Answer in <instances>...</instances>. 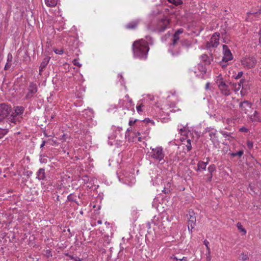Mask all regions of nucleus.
<instances>
[{
	"mask_svg": "<svg viewBox=\"0 0 261 261\" xmlns=\"http://www.w3.org/2000/svg\"><path fill=\"white\" fill-rule=\"evenodd\" d=\"M247 147L249 149H251L252 147H253V142H251V141H247Z\"/></svg>",
	"mask_w": 261,
	"mask_h": 261,
	"instance_id": "obj_43",
	"label": "nucleus"
},
{
	"mask_svg": "<svg viewBox=\"0 0 261 261\" xmlns=\"http://www.w3.org/2000/svg\"><path fill=\"white\" fill-rule=\"evenodd\" d=\"M144 122H145L146 123H151L153 125H154V122L152 120H150L149 118H145L144 120H143Z\"/></svg>",
	"mask_w": 261,
	"mask_h": 261,
	"instance_id": "obj_41",
	"label": "nucleus"
},
{
	"mask_svg": "<svg viewBox=\"0 0 261 261\" xmlns=\"http://www.w3.org/2000/svg\"><path fill=\"white\" fill-rule=\"evenodd\" d=\"M54 51L56 54H58V55H62L64 53L63 49H56V50H54Z\"/></svg>",
	"mask_w": 261,
	"mask_h": 261,
	"instance_id": "obj_44",
	"label": "nucleus"
},
{
	"mask_svg": "<svg viewBox=\"0 0 261 261\" xmlns=\"http://www.w3.org/2000/svg\"><path fill=\"white\" fill-rule=\"evenodd\" d=\"M143 106H144L142 103L140 104L139 105H137V106L136 109H137V112L139 114H140L142 112V107H143Z\"/></svg>",
	"mask_w": 261,
	"mask_h": 261,
	"instance_id": "obj_39",
	"label": "nucleus"
},
{
	"mask_svg": "<svg viewBox=\"0 0 261 261\" xmlns=\"http://www.w3.org/2000/svg\"><path fill=\"white\" fill-rule=\"evenodd\" d=\"M47 156L44 154H40L39 156V161L42 164L47 163Z\"/></svg>",
	"mask_w": 261,
	"mask_h": 261,
	"instance_id": "obj_25",
	"label": "nucleus"
},
{
	"mask_svg": "<svg viewBox=\"0 0 261 261\" xmlns=\"http://www.w3.org/2000/svg\"><path fill=\"white\" fill-rule=\"evenodd\" d=\"M207 162H204L202 161H199L197 164V169H196L197 171L200 170H205L206 169Z\"/></svg>",
	"mask_w": 261,
	"mask_h": 261,
	"instance_id": "obj_20",
	"label": "nucleus"
},
{
	"mask_svg": "<svg viewBox=\"0 0 261 261\" xmlns=\"http://www.w3.org/2000/svg\"><path fill=\"white\" fill-rule=\"evenodd\" d=\"M175 259H176L177 261H187V257L184 256L182 258H177V257H175Z\"/></svg>",
	"mask_w": 261,
	"mask_h": 261,
	"instance_id": "obj_46",
	"label": "nucleus"
},
{
	"mask_svg": "<svg viewBox=\"0 0 261 261\" xmlns=\"http://www.w3.org/2000/svg\"><path fill=\"white\" fill-rule=\"evenodd\" d=\"M241 64L247 69L253 68L256 64V60L253 57H244L241 60Z\"/></svg>",
	"mask_w": 261,
	"mask_h": 261,
	"instance_id": "obj_6",
	"label": "nucleus"
},
{
	"mask_svg": "<svg viewBox=\"0 0 261 261\" xmlns=\"http://www.w3.org/2000/svg\"><path fill=\"white\" fill-rule=\"evenodd\" d=\"M12 111L10 105L3 103L0 104V122L7 118Z\"/></svg>",
	"mask_w": 261,
	"mask_h": 261,
	"instance_id": "obj_5",
	"label": "nucleus"
},
{
	"mask_svg": "<svg viewBox=\"0 0 261 261\" xmlns=\"http://www.w3.org/2000/svg\"><path fill=\"white\" fill-rule=\"evenodd\" d=\"M220 133L225 138L231 137V133L223 130H220Z\"/></svg>",
	"mask_w": 261,
	"mask_h": 261,
	"instance_id": "obj_37",
	"label": "nucleus"
},
{
	"mask_svg": "<svg viewBox=\"0 0 261 261\" xmlns=\"http://www.w3.org/2000/svg\"><path fill=\"white\" fill-rule=\"evenodd\" d=\"M46 143V141L45 140L42 141V143L40 145V148H43Z\"/></svg>",
	"mask_w": 261,
	"mask_h": 261,
	"instance_id": "obj_52",
	"label": "nucleus"
},
{
	"mask_svg": "<svg viewBox=\"0 0 261 261\" xmlns=\"http://www.w3.org/2000/svg\"><path fill=\"white\" fill-rule=\"evenodd\" d=\"M36 175V178L40 180L45 179L46 177L45 169L44 168H40L37 172Z\"/></svg>",
	"mask_w": 261,
	"mask_h": 261,
	"instance_id": "obj_18",
	"label": "nucleus"
},
{
	"mask_svg": "<svg viewBox=\"0 0 261 261\" xmlns=\"http://www.w3.org/2000/svg\"><path fill=\"white\" fill-rule=\"evenodd\" d=\"M125 97L127 100L130 98L128 94H126Z\"/></svg>",
	"mask_w": 261,
	"mask_h": 261,
	"instance_id": "obj_63",
	"label": "nucleus"
},
{
	"mask_svg": "<svg viewBox=\"0 0 261 261\" xmlns=\"http://www.w3.org/2000/svg\"><path fill=\"white\" fill-rule=\"evenodd\" d=\"M8 120L9 121V122L15 123L16 122V119L14 117H13L12 115H11L10 117L8 119Z\"/></svg>",
	"mask_w": 261,
	"mask_h": 261,
	"instance_id": "obj_40",
	"label": "nucleus"
},
{
	"mask_svg": "<svg viewBox=\"0 0 261 261\" xmlns=\"http://www.w3.org/2000/svg\"><path fill=\"white\" fill-rule=\"evenodd\" d=\"M242 75H243V72L242 71L239 72L238 73V74L236 76L235 79H239L241 78Z\"/></svg>",
	"mask_w": 261,
	"mask_h": 261,
	"instance_id": "obj_48",
	"label": "nucleus"
},
{
	"mask_svg": "<svg viewBox=\"0 0 261 261\" xmlns=\"http://www.w3.org/2000/svg\"><path fill=\"white\" fill-rule=\"evenodd\" d=\"M146 40L141 39L136 41L133 44L134 56L141 60H146L149 50L148 44H152L151 37L146 36Z\"/></svg>",
	"mask_w": 261,
	"mask_h": 261,
	"instance_id": "obj_1",
	"label": "nucleus"
},
{
	"mask_svg": "<svg viewBox=\"0 0 261 261\" xmlns=\"http://www.w3.org/2000/svg\"><path fill=\"white\" fill-rule=\"evenodd\" d=\"M8 133L7 128H0V139L2 138Z\"/></svg>",
	"mask_w": 261,
	"mask_h": 261,
	"instance_id": "obj_31",
	"label": "nucleus"
},
{
	"mask_svg": "<svg viewBox=\"0 0 261 261\" xmlns=\"http://www.w3.org/2000/svg\"><path fill=\"white\" fill-rule=\"evenodd\" d=\"M140 21L139 19H136L133 21H131L127 24L125 25V28L127 29L133 30L137 28Z\"/></svg>",
	"mask_w": 261,
	"mask_h": 261,
	"instance_id": "obj_16",
	"label": "nucleus"
},
{
	"mask_svg": "<svg viewBox=\"0 0 261 261\" xmlns=\"http://www.w3.org/2000/svg\"><path fill=\"white\" fill-rule=\"evenodd\" d=\"M243 153H244L243 150H241L237 152H232L229 154L232 157L238 156L240 158L243 155Z\"/></svg>",
	"mask_w": 261,
	"mask_h": 261,
	"instance_id": "obj_29",
	"label": "nucleus"
},
{
	"mask_svg": "<svg viewBox=\"0 0 261 261\" xmlns=\"http://www.w3.org/2000/svg\"><path fill=\"white\" fill-rule=\"evenodd\" d=\"M220 34L215 33L211 38L210 41L213 44L214 48L217 47L219 43Z\"/></svg>",
	"mask_w": 261,
	"mask_h": 261,
	"instance_id": "obj_12",
	"label": "nucleus"
},
{
	"mask_svg": "<svg viewBox=\"0 0 261 261\" xmlns=\"http://www.w3.org/2000/svg\"><path fill=\"white\" fill-rule=\"evenodd\" d=\"M131 130H132V129H131V128H127V129L126 132V133H125V136H126V134H127V132H129V131H130Z\"/></svg>",
	"mask_w": 261,
	"mask_h": 261,
	"instance_id": "obj_62",
	"label": "nucleus"
},
{
	"mask_svg": "<svg viewBox=\"0 0 261 261\" xmlns=\"http://www.w3.org/2000/svg\"><path fill=\"white\" fill-rule=\"evenodd\" d=\"M206 258H207V261H210L211 255L209 256V255L207 254V253H206Z\"/></svg>",
	"mask_w": 261,
	"mask_h": 261,
	"instance_id": "obj_57",
	"label": "nucleus"
},
{
	"mask_svg": "<svg viewBox=\"0 0 261 261\" xmlns=\"http://www.w3.org/2000/svg\"><path fill=\"white\" fill-rule=\"evenodd\" d=\"M150 150L151 151L149 152V155L151 159L159 162L163 161L162 163L165 162V152L162 147H150Z\"/></svg>",
	"mask_w": 261,
	"mask_h": 261,
	"instance_id": "obj_3",
	"label": "nucleus"
},
{
	"mask_svg": "<svg viewBox=\"0 0 261 261\" xmlns=\"http://www.w3.org/2000/svg\"><path fill=\"white\" fill-rule=\"evenodd\" d=\"M216 83L218 84V87L221 92V93L223 95L227 96L231 94V92L230 85L226 84V83L223 81L221 75H219L218 76Z\"/></svg>",
	"mask_w": 261,
	"mask_h": 261,
	"instance_id": "obj_4",
	"label": "nucleus"
},
{
	"mask_svg": "<svg viewBox=\"0 0 261 261\" xmlns=\"http://www.w3.org/2000/svg\"><path fill=\"white\" fill-rule=\"evenodd\" d=\"M169 19L166 17H163L152 23V30L156 32H163L169 27Z\"/></svg>",
	"mask_w": 261,
	"mask_h": 261,
	"instance_id": "obj_2",
	"label": "nucleus"
},
{
	"mask_svg": "<svg viewBox=\"0 0 261 261\" xmlns=\"http://www.w3.org/2000/svg\"><path fill=\"white\" fill-rule=\"evenodd\" d=\"M200 59L201 61L205 63L206 65H210L211 62L213 60L212 57H209L206 54H202L200 56Z\"/></svg>",
	"mask_w": 261,
	"mask_h": 261,
	"instance_id": "obj_14",
	"label": "nucleus"
},
{
	"mask_svg": "<svg viewBox=\"0 0 261 261\" xmlns=\"http://www.w3.org/2000/svg\"><path fill=\"white\" fill-rule=\"evenodd\" d=\"M97 223H98V224H102V221H101V220H98L97 221Z\"/></svg>",
	"mask_w": 261,
	"mask_h": 261,
	"instance_id": "obj_61",
	"label": "nucleus"
},
{
	"mask_svg": "<svg viewBox=\"0 0 261 261\" xmlns=\"http://www.w3.org/2000/svg\"><path fill=\"white\" fill-rule=\"evenodd\" d=\"M210 83H207L205 85V89L208 90L210 88Z\"/></svg>",
	"mask_w": 261,
	"mask_h": 261,
	"instance_id": "obj_54",
	"label": "nucleus"
},
{
	"mask_svg": "<svg viewBox=\"0 0 261 261\" xmlns=\"http://www.w3.org/2000/svg\"><path fill=\"white\" fill-rule=\"evenodd\" d=\"M134 134H135V136L136 137L140 136V135H141V133L139 131L135 132H134Z\"/></svg>",
	"mask_w": 261,
	"mask_h": 261,
	"instance_id": "obj_53",
	"label": "nucleus"
},
{
	"mask_svg": "<svg viewBox=\"0 0 261 261\" xmlns=\"http://www.w3.org/2000/svg\"><path fill=\"white\" fill-rule=\"evenodd\" d=\"M129 102L132 103L133 102V100L131 98H129L128 100Z\"/></svg>",
	"mask_w": 261,
	"mask_h": 261,
	"instance_id": "obj_64",
	"label": "nucleus"
},
{
	"mask_svg": "<svg viewBox=\"0 0 261 261\" xmlns=\"http://www.w3.org/2000/svg\"><path fill=\"white\" fill-rule=\"evenodd\" d=\"M168 2L175 6L182 5L183 2L182 0H168Z\"/></svg>",
	"mask_w": 261,
	"mask_h": 261,
	"instance_id": "obj_28",
	"label": "nucleus"
},
{
	"mask_svg": "<svg viewBox=\"0 0 261 261\" xmlns=\"http://www.w3.org/2000/svg\"><path fill=\"white\" fill-rule=\"evenodd\" d=\"M187 217L188 219V228L189 231H191L192 229L196 226V219L195 213L193 211H189Z\"/></svg>",
	"mask_w": 261,
	"mask_h": 261,
	"instance_id": "obj_9",
	"label": "nucleus"
},
{
	"mask_svg": "<svg viewBox=\"0 0 261 261\" xmlns=\"http://www.w3.org/2000/svg\"><path fill=\"white\" fill-rule=\"evenodd\" d=\"M75 261H81L82 260V259L80 258V257H76V258H74V259Z\"/></svg>",
	"mask_w": 261,
	"mask_h": 261,
	"instance_id": "obj_58",
	"label": "nucleus"
},
{
	"mask_svg": "<svg viewBox=\"0 0 261 261\" xmlns=\"http://www.w3.org/2000/svg\"><path fill=\"white\" fill-rule=\"evenodd\" d=\"M258 34L259 35V43L261 44V30L259 32Z\"/></svg>",
	"mask_w": 261,
	"mask_h": 261,
	"instance_id": "obj_56",
	"label": "nucleus"
},
{
	"mask_svg": "<svg viewBox=\"0 0 261 261\" xmlns=\"http://www.w3.org/2000/svg\"><path fill=\"white\" fill-rule=\"evenodd\" d=\"M245 104H246L247 107H251V103L247 100H244V101L240 102L239 104L240 108L243 111H245L246 110V107L245 106Z\"/></svg>",
	"mask_w": 261,
	"mask_h": 261,
	"instance_id": "obj_22",
	"label": "nucleus"
},
{
	"mask_svg": "<svg viewBox=\"0 0 261 261\" xmlns=\"http://www.w3.org/2000/svg\"><path fill=\"white\" fill-rule=\"evenodd\" d=\"M250 120L253 123L261 122V114L258 112L255 111L250 116Z\"/></svg>",
	"mask_w": 261,
	"mask_h": 261,
	"instance_id": "obj_15",
	"label": "nucleus"
},
{
	"mask_svg": "<svg viewBox=\"0 0 261 261\" xmlns=\"http://www.w3.org/2000/svg\"><path fill=\"white\" fill-rule=\"evenodd\" d=\"M231 90H234L236 92L238 91L241 88V84L229 83Z\"/></svg>",
	"mask_w": 261,
	"mask_h": 261,
	"instance_id": "obj_21",
	"label": "nucleus"
},
{
	"mask_svg": "<svg viewBox=\"0 0 261 261\" xmlns=\"http://www.w3.org/2000/svg\"><path fill=\"white\" fill-rule=\"evenodd\" d=\"M208 171L210 174H213V172L216 171V166L214 164H212L208 167Z\"/></svg>",
	"mask_w": 261,
	"mask_h": 261,
	"instance_id": "obj_34",
	"label": "nucleus"
},
{
	"mask_svg": "<svg viewBox=\"0 0 261 261\" xmlns=\"http://www.w3.org/2000/svg\"><path fill=\"white\" fill-rule=\"evenodd\" d=\"M186 146L187 149L188 151H190L192 149V147L190 139H188L187 140V144L186 145Z\"/></svg>",
	"mask_w": 261,
	"mask_h": 261,
	"instance_id": "obj_36",
	"label": "nucleus"
},
{
	"mask_svg": "<svg viewBox=\"0 0 261 261\" xmlns=\"http://www.w3.org/2000/svg\"><path fill=\"white\" fill-rule=\"evenodd\" d=\"M206 47L207 48H210L211 47H214L213 44L210 41H207L206 43Z\"/></svg>",
	"mask_w": 261,
	"mask_h": 261,
	"instance_id": "obj_42",
	"label": "nucleus"
},
{
	"mask_svg": "<svg viewBox=\"0 0 261 261\" xmlns=\"http://www.w3.org/2000/svg\"><path fill=\"white\" fill-rule=\"evenodd\" d=\"M239 130L240 132L244 133H247L248 132V129L245 127H241Z\"/></svg>",
	"mask_w": 261,
	"mask_h": 261,
	"instance_id": "obj_45",
	"label": "nucleus"
},
{
	"mask_svg": "<svg viewBox=\"0 0 261 261\" xmlns=\"http://www.w3.org/2000/svg\"><path fill=\"white\" fill-rule=\"evenodd\" d=\"M33 172L31 171H27L25 172L24 175H26L28 177H30L32 175Z\"/></svg>",
	"mask_w": 261,
	"mask_h": 261,
	"instance_id": "obj_49",
	"label": "nucleus"
},
{
	"mask_svg": "<svg viewBox=\"0 0 261 261\" xmlns=\"http://www.w3.org/2000/svg\"><path fill=\"white\" fill-rule=\"evenodd\" d=\"M46 253L48 254V256H52L51 252H50V251L49 250H46Z\"/></svg>",
	"mask_w": 261,
	"mask_h": 261,
	"instance_id": "obj_55",
	"label": "nucleus"
},
{
	"mask_svg": "<svg viewBox=\"0 0 261 261\" xmlns=\"http://www.w3.org/2000/svg\"><path fill=\"white\" fill-rule=\"evenodd\" d=\"M181 44L183 46L190 47L192 45V42L187 39H182L181 40Z\"/></svg>",
	"mask_w": 261,
	"mask_h": 261,
	"instance_id": "obj_24",
	"label": "nucleus"
},
{
	"mask_svg": "<svg viewBox=\"0 0 261 261\" xmlns=\"http://www.w3.org/2000/svg\"><path fill=\"white\" fill-rule=\"evenodd\" d=\"M208 181H211L212 180V177H213V174H209L208 175Z\"/></svg>",
	"mask_w": 261,
	"mask_h": 261,
	"instance_id": "obj_51",
	"label": "nucleus"
},
{
	"mask_svg": "<svg viewBox=\"0 0 261 261\" xmlns=\"http://www.w3.org/2000/svg\"><path fill=\"white\" fill-rule=\"evenodd\" d=\"M138 141H139V142H141V141H142V137H141V136H139V137H138Z\"/></svg>",
	"mask_w": 261,
	"mask_h": 261,
	"instance_id": "obj_60",
	"label": "nucleus"
},
{
	"mask_svg": "<svg viewBox=\"0 0 261 261\" xmlns=\"http://www.w3.org/2000/svg\"><path fill=\"white\" fill-rule=\"evenodd\" d=\"M65 256H68L70 259H74L73 256L70 255L68 253H66L64 254Z\"/></svg>",
	"mask_w": 261,
	"mask_h": 261,
	"instance_id": "obj_50",
	"label": "nucleus"
},
{
	"mask_svg": "<svg viewBox=\"0 0 261 261\" xmlns=\"http://www.w3.org/2000/svg\"><path fill=\"white\" fill-rule=\"evenodd\" d=\"M13 57L11 54L9 53L7 56V62L5 65L4 69L5 70H8L12 65Z\"/></svg>",
	"mask_w": 261,
	"mask_h": 261,
	"instance_id": "obj_19",
	"label": "nucleus"
},
{
	"mask_svg": "<svg viewBox=\"0 0 261 261\" xmlns=\"http://www.w3.org/2000/svg\"><path fill=\"white\" fill-rule=\"evenodd\" d=\"M28 93L25 95V99H29L32 98L35 94H36L38 91L37 85L34 82L30 83L28 87Z\"/></svg>",
	"mask_w": 261,
	"mask_h": 261,
	"instance_id": "obj_8",
	"label": "nucleus"
},
{
	"mask_svg": "<svg viewBox=\"0 0 261 261\" xmlns=\"http://www.w3.org/2000/svg\"><path fill=\"white\" fill-rule=\"evenodd\" d=\"M206 65L202 64V63H199L198 64V70L200 72V73L198 75L197 74V76H199L201 78H203L204 75L206 73L207 71V68L206 67Z\"/></svg>",
	"mask_w": 261,
	"mask_h": 261,
	"instance_id": "obj_13",
	"label": "nucleus"
},
{
	"mask_svg": "<svg viewBox=\"0 0 261 261\" xmlns=\"http://www.w3.org/2000/svg\"><path fill=\"white\" fill-rule=\"evenodd\" d=\"M175 103L174 102H171V103L165 105L163 108H162L163 112H166L165 111H167L170 108H175Z\"/></svg>",
	"mask_w": 261,
	"mask_h": 261,
	"instance_id": "obj_26",
	"label": "nucleus"
},
{
	"mask_svg": "<svg viewBox=\"0 0 261 261\" xmlns=\"http://www.w3.org/2000/svg\"><path fill=\"white\" fill-rule=\"evenodd\" d=\"M24 108L22 106H17L15 111L17 115H20L23 113Z\"/></svg>",
	"mask_w": 261,
	"mask_h": 261,
	"instance_id": "obj_27",
	"label": "nucleus"
},
{
	"mask_svg": "<svg viewBox=\"0 0 261 261\" xmlns=\"http://www.w3.org/2000/svg\"><path fill=\"white\" fill-rule=\"evenodd\" d=\"M223 57L222 59V62L226 63L232 59L233 58L232 54L228 46L226 45H223Z\"/></svg>",
	"mask_w": 261,
	"mask_h": 261,
	"instance_id": "obj_10",
	"label": "nucleus"
},
{
	"mask_svg": "<svg viewBox=\"0 0 261 261\" xmlns=\"http://www.w3.org/2000/svg\"><path fill=\"white\" fill-rule=\"evenodd\" d=\"M138 121V120L137 119H135L134 120H129V122H128V124H129V125L132 126V125L135 124L136 122H137Z\"/></svg>",
	"mask_w": 261,
	"mask_h": 261,
	"instance_id": "obj_47",
	"label": "nucleus"
},
{
	"mask_svg": "<svg viewBox=\"0 0 261 261\" xmlns=\"http://www.w3.org/2000/svg\"><path fill=\"white\" fill-rule=\"evenodd\" d=\"M184 32V29L182 28L178 29L175 31L174 34L173 35L172 38V42L170 46V51L172 53L173 56H176L179 54V51H177L175 54L171 51L172 48L175 46L179 40V35Z\"/></svg>",
	"mask_w": 261,
	"mask_h": 261,
	"instance_id": "obj_7",
	"label": "nucleus"
},
{
	"mask_svg": "<svg viewBox=\"0 0 261 261\" xmlns=\"http://www.w3.org/2000/svg\"><path fill=\"white\" fill-rule=\"evenodd\" d=\"M46 5L49 7H53L57 5L58 0H45Z\"/></svg>",
	"mask_w": 261,
	"mask_h": 261,
	"instance_id": "obj_23",
	"label": "nucleus"
},
{
	"mask_svg": "<svg viewBox=\"0 0 261 261\" xmlns=\"http://www.w3.org/2000/svg\"><path fill=\"white\" fill-rule=\"evenodd\" d=\"M75 197L76 196L74 194H71L67 197L68 200L70 201L76 202Z\"/></svg>",
	"mask_w": 261,
	"mask_h": 261,
	"instance_id": "obj_35",
	"label": "nucleus"
},
{
	"mask_svg": "<svg viewBox=\"0 0 261 261\" xmlns=\"http://www.w3.org/2000/svg\"><path fill=\"white\" fill-rule=\"evenodd\" d=\"M245 81V80L244 79H241L240 81V83H239L238 84H241V86L242 85V84L244 83V82Z\"/></svg>",
	"mask_w": 261,
	"mask_h": 261,
	"instance_id": "obj_59",
	"label": "nucleus"
},
{
	"mask_svg": "<svg viewBox=\"0 0 261 261\" xmlns=\"http://www.w3.org/2000/svg\"><path fill=\"white\" fill-rule=\"evenodd\" d=\"M237 226L238 227V229L241 232H243V234H245L246 233V230L243 227L241 223L238 222L237 224Z\"/></svg>",
	"mask_w": 261,
	"mask_h": 261,
	"instance_id": "obj_30",
	"label": "nucleus"
},
{
	"mask_svg": "<svg viewBox=\"0 0 261 261\" xmlns=\"http://www.w3.org/2000/svg\"><path fill=\"white\" fill-rule=\"evenodd\" d=\"M217 132L216 129L211 127H207L205 129V132L208 133L210 140H212V142H215L218 140L216 136Z\"/></svg>",
	"mask_w": 261,
	"mask_h": 261,
	"instance_id": "obj_11",
	"label": "nucleus"
},
{
	"mask_svg": "<svg viewBox=\"0 0 261 261\" xmlns=\"http://www.w3.org/2000/svg\"><path fill=\"white\" fill-rule=\"evenodd\" d=\"M49 60H50V57H48V56L45 57L43 59L42 62H41V63L40 64V67H39L40 74H41V72H42L43 69L46 67Z\"/></svg>",
	"mask_w": 261,
	"mask_h": 261,
	"instance_id": "obj_17",
	"label": "nucleus"
},
{
	"mask_svg": "<svg viewBox=\"0 0 261 261\" xmlns=\"http://www.w3.org/2000/svg\"><path fill=\"white\" fill-rule=\"evenodd\" d=\"M72 63L74 65L78 66L79 67H81L82 66V64L79 63V59H74L72 61Z\"/></svg>",
	"mask_w": 261,
	"mask_h": 261,
	"instance_id": "obj_38",
	"label": "nucleus"
},
{
	"mask_svg": "<svg viewBox=\"0 0 261 261\" xmlns=\"http://www.w3.org/2000/svg\"><path fill=\"white\" fill-rule=\"evenodd\" d=\"M239 259L242 261H246L249 259L248 255L246 254L242 253Z\"/></svg>",
	"mask_w": 261,
	"mask_h": 261,
	"instance_id": "obj_33",
	"label": "nucleus"
},
{
	"mask_svg": "<svg viewBox=\"0 0 261 261\" xmlns=\"http://www.w3.org/2000/svg\"><path fill=\"white\" fill-rule=\"evenodd\" d=\"M203 244L205 245V247L206 248V250H207L206 253H207V254L210 256V254H211V250H210V248L208 246L209 242H208V241L205 240L204 241V242H203Z\"/></svg>",
	"mask_w": 261,
	"mask_h": 261,
	"instance_id": "obj_32",
	"label": "nucleus"
}]
</instances>
